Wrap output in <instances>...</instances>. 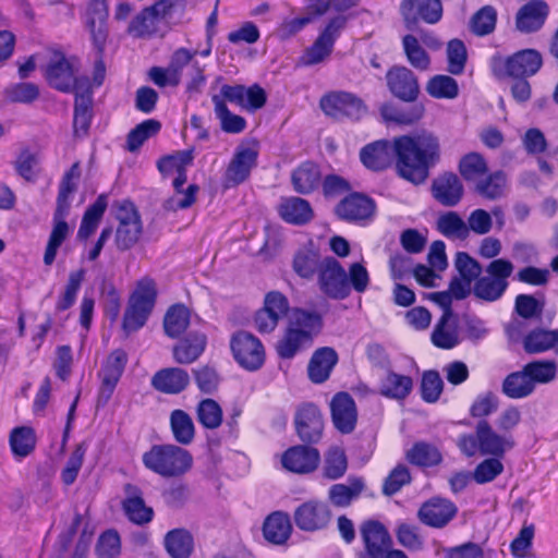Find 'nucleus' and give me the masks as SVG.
<instances>
[{
    "instance_id": "nucleus-31",
    "label": "nucleus",
    "mask_w": 558,
    "mask_h": 558,
    "mask_svg": "<svg viewBox=\"0 0 558 558\" xmlns=\"http://www.w3.org/2000/svg\"><path fill=\"white\" fill-rule=\"evenodd\" d=\"M547 16V5L542 1H532L520 9L517 15V27L524 33L539 29Z\"/></svg>"
},
{
    "instance_id": "nucleus-35",
    "label": "nucleus",
    "mask_w": 558,
    "mask_h": 558,
    "mask_svg": "<svg viewBox=\"0 0 558 558\" xmlns=\"http://www.w3.org/2000/svg\"><path fill=\"white\" fill-rule=\"evenodd\" d=\"M189 383V374L181 368L162 369L153 378L154 387L166 393H179L185 389Z\"/></svg>"
},
{
    "instance_id": "nucleus-5",
    "label": "nucleus",
    "mask_w": 558,
    "mask_h": 558,
    "mask_svg": "<svg viewBox=\"0 0 558 558\" xmlns=\"http://www.w3.org/2000/svg\"><path fill=\"white\" fill-rule=\"evenodd\" d=\"M142 461L144 466L165 478L184 476L193 468V456L175 445H155L146 451Z\"/></svg>"
},
{
    "instance_id": "nucleus-28",
    "label": "nucleus",
    "mask_w": 558,
    "mask_h": 558,
    "mask_svg": "<svg viewBox=\"0 0 558 558\" xmlns=\"http://www.w3.org/2000/svg\"><path fill=\"white\" fill-rule=\"evenodd\" d=\"M401 11L408 23H414L417 14L430 24L438 22L442 15L440 0H426L424 4H418L416 0H403Z\"/></svg>"
},
{
    "instance_id": "nucleus-40",
    "label": "nucleus",
    "mask_w": 558,
    "mask_h": 558,
    "mask_svg": "<svg viewBox=\"0 0 558 558\" xmlns=\"http://www.w3.org/2000/svg\"><path fill=\"white\" fill-rule=\"evenodd\" d=\"M186 178H174L172 196L167 201L166 206L170 210L185 209L192 206L196 199L198 186L189 184L185 186Z\"/></svg>"
},
{
    "instance_id": "nucleus-47",
    "label": "nucleus",
    "mask_w": 558,
    "mask_h": 558,
    "mask_svg": "<svg viewBox=\"0 0 558 558\" xmlns=\"http://www.w3.org/2000/svg\"><path fill=\"white\" fill-rule=\"evenodd\" d=\"M108 206L107 197L105 195H100L96 202L90 205L85 211L78 232L77 238L81 240H86L89 238L97 229L105 211Z\"/></svg>"
},
{
    "instance_id": "nucleus-8",
    "label": "nucleus",
    "mask_w": 558,
    "mask_h": 558,
    "mask_svg": "<svg viewBox=\"0 0 558 558\" xmlns=\"http://www.w3.org/2000/svg\"><path fill=\"white\" fill-rule=\"evenodd\" d=\"M513 266L509 260L499 258L487 267L488 276L481 278L474 286V294L486 301L499 299L507 289V278L512 274Z\"/></svg>"
},
{
    "instance_id": "nucleus-20",
    "label": "nucleus",
    "mask_w": 558,
    "mask_h": 558,
    "mask_svg": "<svg viewBox=\"0 0 558 558\" xmlns=\"http://www.w3.org/2000/svg\"><path fill=\"white\" fill-rule=\"evenodd\" d=\"M108 8L105 0L90 1L85 13L84 23L97 48H101L107 39L106 22Z\"/></svg>"
},
{
    "instance_id": "nucleus-52",
    "label": "nucleus",
    "mask_w": 558,
    "mask_h": 558,
    "mask_svg": "<svg viewBox=\"0 0 558 558\" xmlns=\"http://www.w3.org/2000/svg\"><path fill=\"white\" fill-rule=\"evenodd\" d=\"M320 172L314 163H304L292 174V183L299 193H308L318 186Z\"/></svg>"
},
{
    "instance_id": "nucleus-62",
    "label": "nucleus",
    "mask_w": 558,
    "mask_h": 558,
    "mask_svg": "<svg viewBox=\"0 0 558 558\" xmlns=\"http://www.w3.org/2000/svg\"><path fill=\"white\" fill-rule=\"evenodd\" d=\"M502 472L504 464L501 458L490 457L477 464L472 473V477L477 484H485L493 482Z\"/></svg>"
},
{
    "instance_id": "nucleus-32",
    "label": "nucleus",
    "mask_w": 558,
    "mask_h": 558,
    "mask_svg": "<svg viewBox=\"0 0 558 558\" xmlns=\"http://www.w3.org/2000/svg\"><path fill=\"white\" fill-rule=\"evenodd\" d=\"M413 387L411 377L387 372L379 381L378 390L386 398L402 400L409 396Z\"/></svg>"
},
{
    "instance_id": "nucleus-13",
    "label": "nucleus",
    "mask_w": 558,
    "mask_h": 558,
    "mask_svg": "<svg viewBox=\"0 0 558 558\" xmlns=\"http://www.w3.org/2000/svg\"><path fill=\"white\" fill-rule=\"evenodd\" d=\"M343 26V19L332 20L317 37L314 44L305 50L301 58V62L305 65H314L325 61L330 56L335 41Z\"/></svg>"
},
{
    "instance_id": "nucleus-55",
    "label": "nucleus",
    "mask_w": 558,
    "mask_h": 558,
    "mask_svg": "<svg viewBox=\"0 0 558 558\" xmlns=\"http://www.w3.org/2000/svg\"><path fill=\"white\" fill-rule=\"evenodd\" d=\"M507 187V177L502 171H495L485 175L476 183V191L486 198H498L504 195Z\"/></svg>"
},
{
    "instance_id": "nucleus-56",
    "label": "nucleus",
    "mask_w": 558,
    "mask_h": 558,
    "mask_svg": "<svg viewBox=\"0 0 558 558\" xmlns=\"http://www.w3.org/2000/svg\"><path fill=\"white\" fill-rule=\"evenodd\" d=\"M437 228L447 238L464 239L469 234L468 225L453 211L441 215L437 220Z\"/></svg>"
},
{
    "instance_id": "nucleus-46",
    "label": "nucleus",
    "mask_w": 558,
    "mask_h": 558,
    "mask_svg": "<svg viewBox=\"0 0 558 558\" xmlns=\"http://www.w3.org/2000/svg\"><path fill=\"white\" fill-rule=\"evenodd\" d=\"M193 158L192 150H181L160 159L158 169L166 177L186 178L185 171L191 166Z\"/></svg>"
},
{
    "instance_id": "nucleus-54",
    "label": "nucleus",
    "mask_w": 558,
    "mask_h": 558,
    "mask_svg": "<svg viewBox=\"0 0 558 558\" xmlns=\"http://www.w3.org/2000/svg\"><path fill=\"white\" fill-rule=\"evenodd\" d=\"M190 324V312L183 305L172 306L165 316V330L168 336L175 338L181 335Z\"/></svg>"
},
{
    "instance_id": "nucleus-39",
    "label": "nucleus",
    "mask_w": 558,
    "mask_h": 558,
    "mask_svg": "<svg viewBox=\"0 0 558 558\" xmlns=\"http://www.w3.org/2000/svg\"><path fill=\"white\" fill-rule=\"evenodd\" d=\"M264 536L270 543L280 545L286 543L292 532L290 517L283 512H274L264 523Z\"/></svg>"
},
{
    "instance_id": "nucleus-11",
    "label": "nucleus",
    "mask_w": 558,
    "mask_h": 558,
    "mask_svg": "<svg viewBox=\"0 0 558 558\" xmlns=\"http://www.w3.org/2000/svg\"><path fill=\"white\" fill-rule=\"evenodd\" d=\"M318 283L320 290L332 299H344L350 293L347 272L341 264L332 257L322 260Z\"/></svg>"
},
{
    "instance_id": "nucleus-12",
    "label": "nucleus",
    "mask_w": 558,
    "mask_h": 558,
    "mask_svg": "<svg viewBox=\"0 0 558 558\" xmlns=\"http://www.w3.org/2000/svg\"><path fill=\"white\" fill-rule=\"evenodd\" d=\"M45 76L50 86L61 92H77L80 80L75 77L71 62L60 52H48Z\"/></svg>"
},
{
    "instance_id": "nucleus-64",
    "label": "nucleus",
    "mask_w": 558,
    "mask_h": 558,
    "mask_svg": "<svg viewBox=\"0 0 558 558\" xmlns=\"http://www.w3.org/2000/svg\"><path fill=\"white\" fill-rule=\"evenodd\" d=\"M85 453L86 446L84 444H80L69 457L61 471V480L65 485H71L76 481L78 472L83 465Z\"/></svg>"
},
{
    "instance_id": "nucleus-57",
    "label": "nucleus",
    "mask_w": 558,
    "mask_h": 558,
    "mask_svg": "<svg viewBox=\"0 0 558 558\" xmlns=\"http://www.w3.org/2000/svg\"><path fill=\"white\" fill-rule=\"evenodd\" d=\"M408 460L420 466H433L441 461L439 450L428 444H415L407 453Z\"/></svg>"
},
{
    "instance_id": "nucleus-7",
    "label": "nucleus",
    "mask_w": 558,
    "mask_h": 558,
    "mask_svg": "<svg viewBox=\"0 0 558 558\" xmlns=\"http://www.w3.org/2000/svg\"><path fill=\"white\" fill-rule=\"evenodd\" d=\"M259 145L254 140L241 142L234 149L232 158L225 172L228 187L236 186L246 181L252 170L257 166Z\"/></svg>"
},
{
    "instance_id": "nucleus-17",
    "label": "nucleus",
    "mask_w": 558,
    "mask_h": 558,
    "mask_svg": "<svg viewBox=\"0 0 558 558\" xmlns=\"http://www.w3.org/2000/svg\"><path fill=\"white\" fill-rule=\"evenodd\" d=\"M294 521L303 531H318L327 526L330 521V511L324 502L311 500L296 508Z\"/></svg>"
},
{
    "instance_id": "nucleus-50",
    "label": "nucleus",
    "mask_w": 558,
    "mask_h": 558,
    "mask_svg": "<svg viewBox=\"0 0 558 558\" xmlns=\"http://www.w3.org/2000/svg\"><path fill=\"white\" fill-rule=\"evenodd\" d=\"M213 102L215 105L216 117L219 119L221 129L225 132L235 134L241 133L245 129V119L232 113L219 96H213Z\"/></svg>"
},
{
    "instance_id": "nucleus-24",
    "label": "nucleus",
    "mask_w": 558,
    "mask_h": 558,
    "mask_svg": "<svg viewBox=\"0 0 558 558\" xmlns=\"http://www.w3.org/2000/svg\"><path fill=\"white\" fill-rule=\"evenodd\" d=\"M299 436L306 441H315L320 437L323 420L317 407L305 404L301 407L295 416Z\"/></svg>"
},
{
    "instance_id": "nucleus-14",
    "label": "nucleus",
    "mask_w": 558,
    "mask_h": 558,
    "mask_svg": "<svg viewBox=\"0 0 558 558\" xmlns=\"http://www.w3.org/2000/svg\"><path fill=\"white\" fill-rule=\"evenodd\" d=\"M320 107L326 114L337 119L342 117L359 119L365 112L362 101L344 92H333L324 96Z\"/></svg>"
},
{
    "instance_id": "nucleus-51",
    "label": "nucleus",
    "mask_w": 558,
    "mask_h": 558,
    "mask_svg": "<svg viewBox=\"0 0 558 558\" xmlns=\"http://www.w3.org/2000/svg\"><path fill=\"white\" fill-rule=\"evenodd\" d=\"M170 425L174 439L183 445L190 444L195 435L194 423L183 410H174L170 415Z\"/></svg>"
},
{
    "instance_id": "nucleus-16",
    "label": "nucleus",
    "mask_w": 558,
    "mask_h": 558,
    "mask_svg": "<svg viewBox=\"0 0 558 558\" xmlns=\"http://www.w3.org/2000/svg\"><path fill=\"white\" fill-rule=\"evenodd\" d=\"M282 468L295 474H308L315 471L320 462L319 451L308 446H294L281 456Z\"/></svg>"
},
{
    "instance_id": "nucleus-30",
    "label": "nucleus",
    "mask_w": 558,
    "mask_h": 558,
    "mask_svg": "<svg viewBox=\"0 0 558 558\" xmlns=\"http://www.w3.org/2000/svg\"><path fill=\"white\" fill-rule=\"evenodd\" d=\"M432 342L440 349H451L459 343L458 324L452 313H442L432 333Z\"/></svg>"
},
{
    "instance_id": "nucleus-53",
    "label": "nucleus",
    "mask_w": 558,
    "mask_h": 558,
    "mask_svg": "<svg viewBox=\"0 0 558 558\" xmlns=\"http://www.w3.org/2000/svg\"><path fill=\"white\" fill-rule=\"evenodd\" d=\"M523 368L535 388L536 385L551 383L557 376V364L554 361H534L524 365Z\"/></svg>"
},
{
    "instance_id": "nucleus-36",
    "label": "nucleus",
    "mask_w": 558,
    "mask_h": 558,
    "mask_svg": "<svg viewBox=\"0 0 558 558\" xmlns=\"http://www.w3.org/2000/svg\"><path fill=\"white\" fill-rule=\"evenodd\" d=\"M162 28L151 7H146L136 14L128 26V34L137 37H151L158 34Z\"/></svg>"
},
{
    "instance_id": "nucleus-2",
    "label": "nucleus",
    "mask_w": 558,
    "mask_h": 558,
    "mask_svg": "<svg viewBox=\"0 0 558 558\" xmlns=\"http://www.w3.org/2000/svg\"><path fill=\"white\" fill-rule=\"evenodd\" d=\"M515 445L511 434H501L485 420L476 424L474 434H463L457 439V446L466 457L476 454L502 458Z\"/></svg>"
},
{
    "instance_id": "nucleus-18",
    "label": "nucleus",
    "mask_w": 558,
    "mask_h": 558,
    "mask_svg": "<svg viewBox=\"0 0 558 558\" xmlns=\"http://www.w3.org/2000/svg\"><path fill=\"white\" fill-rule=\"evenodd\" d=\"M331 417L335 427L342 434L351 433L357 421L355 402L347 392L337 393L330 401Z\"/></svg>"
},
{
    "instance_id": "nucleus-6",
    "label": "nucleus",
    "mask_w": 558,
    "mask_h": 558,
    "mask_svg": "<svg viewBox=\"0 0 558 558\" xmlns=\"http://www.w3.org/2000/svg\"><path fill=\"white\" fill-rule=\"evenodd\" d=\"M157 298V287L154 279H140L130 295L123 317V329L132 332L142 328L150 315Z\"/></svg>"
},
{
    "instance_id": "nucleus-41",
    "label": "nucleus",
    "mask_w": 558,
    "mask_h": 558,
    "mask_svg": "<svg viewBox=\"0 0 558 558\" xmlns=\"http://www.w3.org/2000/svg\"><path fill=\"white\" fill-rule=\"evenodd\" d=\"M458 169L464 180L477 183L487 174L488 165L482 154L471 151L460 159Z\"/></svg>"
},
{
    "instance_id": "nucleus-23",
    "label": "nucleus",
    "mask_w": 558,
    "mask_h": 558,
    "mask_svg": "<svg viewBox=\"0 0 558 558\" xmlns=\"http://www.w3.org/2000/svg\"><path fill=\"white\" fill-rule=\"evenodd\" d=\"M361 532L367 554L372 558H383L391 544L384 525L379 522L369 521L362 525Z\"/></svg>"
},
{
    "instance_id": "nucleus-34",
    "label": "nucleus",
    "mask_w": 558,
    "mask_h": 558,
    "mask_svg": "<svg viewBox=\"0 0 558 558\" xmlns=\"http://www.w3.org/2000/svg\"><path fill=\"white\" fill-rule=\"evenodd\" d=\"M150 7L162 27L170 28L183 20L186 0H157Z\"/></svg>"
},
{
    "instance_id": "nucleus-1",
    "label": "nucleus",
    "mask_w": 558,
    "mask_h": 558,
    "mask_svg": "<svg viewBox=\"0 0 558 558\" xmlns=\"http://www.w3.org/2000/svg\"><path fill=\"white\" fill-rule=\"evenodd\" d=\"M393 155L400 175L420 184L440 158L439 141L428 132L396 137L392 145L388 141H376L362 148L360 158L367 169L379 171L391 163Z\"/></svg>"
},
{
    "instance_id": "nucleus-25",
    "label": "nucleus",
    "mask_w": 558,
    "mask_h": 558,
    "mask_svg": "<svg viewBox=\"0 0 558 558\" xmlns=\"http://www.w3.org/2000/svg\"><path fill=\"white\" fill-rule=\"evenodd\" d=\"M37 445V434L34 427L21 425L13 427L9 433V446L13 458L16 461L31 456Z\"/></svg>"
},
{
    "instance_id": "nucleus-22",
    "label": "nucleus",
    "mask_w": 558,
    "mask_h": 558,
    "mask_svg": "<svg viewBox=\"0 0 558 558\" xmlns=\"http://www.w3.org/2000/svg\"><path fill=\"white\" fill-rule=\"evenodd\" d=\"M387 83L391 93L405 101L417 97L418 84L414 74L404 66H397L387 73Z\"/></svg>"
},
{
    "instance_id": "nucleus-38",
    "label": "nucleus",
    "mask_w": 558,
    "mask_h": 558,
    "mask_svg": "<svg viewBox=\"0 0 558 558\" xmlns=\"http://www.w3.org/2000/svg\"><path fill=\"white\" fill-rule=\"evenodd\" d=\"M206 343L207 338L204 333H190L187 338L174 347V360L181 364H190L194 362L204 352Z\"/></svg>"
},
{
    "instance_id": "nucleus-33",
    "label": "nucleus",
    "mask_w": 558,
    "mask_h": 558,
    "mask_svg": "<svg viewBox=\"0 0 558 558\" xmlns=\"http://www.w3.org/2000/svg\"><path fill=\"white\" fill-rule=\"evenodd\" d=\"M278 210L284 221L293 225L306 223L313 217L311 205L300 197L283 198Z\"/></svg>"
},
{
    "instance_id": "nucleus-59",
    "label": "nucleus",
    "mask_w": 558,
    "mask_h": 558,
    "mask_svg": "<svg viewBox=\"0 0 558 558\" xmlns=\"http://www.w3.org/2000/svg\"><path fill=\"white\" fill-rule=\"evenodd\" d=\"M40 156L29 149L22 150L15 162L16 172L26 181H34L39 171Z\"/></svg>"
},
{
    "instance_id": "nucleus-19",
    "label": "nucleus",
    "mask_w": 558,
    "mask_h": 558,
    "mask_svg": "<svg viewBox=\"0 0 558 558\" xmlns=\"http://www.w3.org/2000/svg\"><path fill=\"white\" fill-rule=\"evenodd\" d=\"M337 215L348 221L363 222L372 218L375 204L362 194H351L337 206Z\"/></svg>"
},
{
    "instance_id": "nucleus-26",
    "label": "nucleus",
    "mask_w": 558,
    "mask_h": 558,
    "mask_svg": "<svg viewBox=\"0 0 558 558\" xmlns=\"http://www.w3.org/2000/svg\"><path fill=\"white\" fill-rule=\"evenodd\" d=\"M126 361L128 356L123 350H114L104 362L100 371L101 391L107 395V398L113 392L124 371Z\"/></svg>"
},
{
    "instance_id": "nucleus-29",
    "label": "nucleus",
    "mask_w": 558,
    "mask_h": 558,
    "mask_svg": "<svg viewBox=\"0 0 558 558\" xmlns=\"http://www.w3.org/2000/svg\"><path fill=\"white\" fill-rule=\"evenodd\" d=\"M434 197L446 206L456 205L463 195V185L460 179L453 174H444L433 184Z\"/></svg>"
},
{
    "instance_id": "nucleus-60",
    "label": "nucleus",
    "mask_w": 558,
    "mask_h": 558,
    "mask_svg": "<svg viewBox=\"0 0 558 558\" xmlns=\"http://www.w3.org/2000/svg\"><path fill=\"white\" fill-rule=\"evenodd\" d=\"M90 104L92 99L89 95L76 94L73 126L74 133L77 136L86 134L89 128Z\"/></svg>"
},
{
    "instance_id": "nucleus-37",
    "label": "nucleus",
    "mask_w": 558,
    "mask_h": 558,
    "mask_svg": "<svg viewBox=\"0 0 558 558\" xmlns=\"http://www.w3.org/2000/svg\"><path fill=\"white\" fill-rule=\"evenodd\" d=\"M123 509L128 518L136 524L148 523L154 515L153 509L145 505L138 489L133 486L126 487V498L123 501Z\"/></svg>"
},
{
    "instance_id": "nucleus-48",
    "label": "nucleus",
    "mask_w": 558,
    "mask_h": 558,
    "mask_svg": "<svg viewBox=\"0 0 558 558\" xmlns=\"http://www.w3.org/2000/svg\"><path fill=\"white\" fill-rule=\"evenodd\" d=\"M524 349L529 353L554 350L558 354V329L530 332L524 339Z\"/></svg>"
},
{
    "instance_id": "nucleus-49",
    "label": "nucleus",
    "mask_w": 558,
    "mask_h": 558,
    "mask_svg": "<svg viewBox=\"0 0 558 558\" xmlns=\"http://www.w3.org/2000/svg\"><path fill=\"white\" fill-rule=\"evenodd\" d=\"M426 92L437 99H454L459 95V86L449 75L438 74L429 78Z\"/></svg>"
},
{
    "instance_id": "nucleus-63",
    "label": "nucleus",
    "mask_w": 558,
    "mask_h": 558,
    "mask_svg": "<svg viewBox=\"0 0 558 558\" xmlns=\"http://www.w3.org/2000/svg\"><path fill=\"white\" fill-rule=\"evenodd\" d=\"M197 417L203 426L214 429L222 422V410L216 401L205 399L197 407Z\"/></svg>"
},
{
    "instance_id": "nucleus-44",
    "label": "nucleus",
    "mask_w": 558,
    "mask_h": 558,
    "mask_svg": "<svg viewBox=\"0 0 558 558\" xmlns=\"http://www.w3.org/2000/svg\"><path fill=\"white\" fill-rule=\"evenodd\" d=\"M535 390L524 368L509 374L502 383V392L511 399H523Z\"/></svg>"
},
{
    "instance_id": "nucleus-15",
    "label": "nucleus",
    "mask_w": 558,
    "mask_h": 558,
    "mask_svg": "<svg viewBox=\"0 0 558 558\" xmlns=\"http://www.w3.org/2000/svg\"><path fill=\"white\" fill-rule=\"evenodd\" d=\"M117 219L119 220L117 245L121 250L130 248L137 242L142 231L140 217L133 204L122 203L118 208Z\"/></svg>"
},
{
    "instance_id": "nucleus-61",
    "label": "nucleus",
    "mask_w": 558,
    "mask_h": 558,
    "mask_svg": "<svg viewBox=\"0 0 558 558\" xmlns=\"http://www.w3.org/2000/svg\"><path fill=\"white\" fill-rule=\"evenodd\" d=\"M348 468L347 457L340 447H332L325 457L324 474L328 478L341 477Z\"/></svg>"
},
{
    "instance_id": "nucleus-9",
    "label": "nucleus",
    "mask_w": 558,
    "mask_h": 558,
    "mask_svg": "<svg viewBox=\"0 0 558 558\" xmlns=\"http://www.w3.org/2000/svg\"><path fill=\"white\" fill-rule=\"evenodd\" d=\"M539 52L534 49L521 50L513 56L494 61V72L499 76L523 77L534 75L542 66Z\"/></svg>"
},
{
    "instance_id": "nucleus-10",
    "label": "nucleus",
    "mask_w": 558,
    "mask_h": 558,
    "mask_svg": "<svg viewBox=\"0 0 558 558\" xmlns=\"http://www.w3.org/2000/svg\"><path fill=\"white\" fill-rule=\"evenodd\" d=\"M231 351L235 361L245 369L256 371L264 364L265 350L258 338L240 331L231 339Z\"/></svg>"
},
{
    "instance_id": "nucleus-42",
    "label": "nucleus",
    "mask_w": 558,
    "mask_h": 558,
    "mask_svg": "<svg viewBox=\"0 0 558 558\" xmlns=\"http://www.w3.org/2000/svg\"><path fill=\"white\" fill-rule=\"evenodd\" d=\"M364 488L361 478H350L348 484H335L330 487L328 497L336 507H348L355 498L360 496Z\"/></svg>"
},
{
    "instance_id": "nucleus-21",
    "label": "nucleus",
    "mask_w": 558,
    "mask_h": 558,
    "mask_svg": "<svg viewBox=\"0 0 558 558\" xmlns=\"http://www.w3.org/2000/svg\"><path fill=\"white\" fill-rule=\"evenodd\" d=\"M456 513L457 507L452 501L442 498H433L421 507L418 517L422 522L429 526L442 527Z\"/></svg>"
},
{
    "instance_id": "nucleus-43",
    "label": "nucleus",
    "mask_w": 558,
    "mask_h": 558,
    "mask_svg": "<svg viewBox=\"0 0 558 558\" xmlns=\"http://www.w3.org/2000/svg\"><path fill=\"white\" fill-rule=\"evenodd\" d=\"M193 537L184 529H174L165 536V546L173 558H187L193 550Z\"/></svg>"
},
{
    "instance_id": "nucleus-27",
    "label": "nucleus",
    "mask_w": 558,
    "mask_h": 558,
    "mask_svg": "<svg viewBox=\"0 0 558 558\" xmlns=\"http://www.w3.org/2000/svg\"><path fill=\"white\" fill-rule=\"evenodd\" d=\"M338 362L337 352L329 347L317 349L308 364V377L313 383L320 384L327 380Z\"/></svg>"
},
{
    "instance_id": "nucleus-58",
    "label": "nucleus",
    "mask_w": 558,
    "mask_h": 558,
    "mask_svg": "<svg viewBox=\"0 0 558 558\" xmlns=\"http://www.w3.org/2000/svg\"><path fill=\"white\" fill-rule=\"evenodd\" d=\"M84 277L85 271L83 269L70 272L64 291L57 301L56 307L58 311H65L75 303Z\"/></svg>"
},
{
    "instance_id": "nucleus-4",
    "label": "nucleus",
    "mask_w": 558,
    "mask_h": 558,
    "mask_svg": "<svg viewBox=\"0 0 558 558\" xmlns=\"http://www.w3.org/2000/svg\"><path fill=\"white\" fill-rule=\"evenodd\" d=\"M319 315L302 310H293L289 315L288 327L276 344L277 353L282 359H292L299 351L312 343L319 332Z\"/></svg>"
},
{
    "instance_id": "nucleus-3",
    "label": "nucleus",
    "mask_w": 558,
    "mask_h": 558,
    "mask_svg": "<svg viewBox=\"0 0 558 558\" xmlns=\"http://www.w3.org/2000/svg\"><path fill=\"white\" fill-rule=\"evenodd\" d=\"M80 175V166L78 163H74L65 173L60 184L57 199V209L53 215V227L44 256V262L46 265H51L53 263L59 247L71 232V228L66 223L65 218L68 216L72 201V194L76 189Z\"/></svg>"
},
{
    "instance_id": "nucleus-45",
    "label": "nucleus",
    "mask_w": 558,
    "mask_h": 558,
    "mask_svg": "<svg viewBox=\"0 0 558 558\" xmlns=\"http://www.w3.org/2000/svg\"><path fill=\"white\" fill-rule=\"evenodd\" d=\"M319 253L312 242L299 250L294 256L293 269L303 278H311L316 270L319 271Z\"/></svg>"
}]
</instances>
